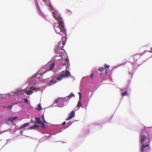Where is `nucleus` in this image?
I'll use <instances>...</instances> for the list:
<instances>
[{
	"label": "nucleus",
	"mask_w": 152,
	"mask_h": 152,
	"mask_svg": "<svg viewBox=\"0 0 152 152\" xmlns=\"http://www.w3.org/2000/svg\"><path fill=\"white\" fill-rule=\"evenodd\" d=\"M143 128L142 129L140 133L139 140L140 142L141 146L140 152H147L150 150L151 148L149 145V142L148 143H145L144 142L146 140L147 137L145 135L142 134L146 131V128L148 130L149 128H146L143 126Z\"/></svg>",
	"instance_id": "1"
},
{
	"label": "nucleus",
	"mask_w": 152,
	"mask_h": 152,
	"mask_svg": "<svg viewBox=\"0 0 152 152\" xmlns=\"http://www.w3.org/2000/svg\"><path fill=\"white\" fill-rule=\"evenodd\" d=\"M141 55L139 54H136L134 56V57L132 56L130 57V60L134 59V61L132 64L133 69L132 70L129 69V72L130 75H132L131 78L132 77L134 73L137 69V68L140 66L145 61H144L142 63H140V61L141 60L140 59Z\"/></svg>",
	"instance_id": "2"
},
{
	"label": "nucleus",
	"mask_w": 152,
	"mask_h": 152,
	"mask_svg": "<svg viewBox=\"0 0 152 152\" xmlns=\"http://www.w3.org/2000/svg\"><path fill=\"white\" fill-rule=\"evenodd\" d=\"M56 18L58 19V24L59 27H56V28L54 27V29L56 32L57 34H60V31L62 33V34H60L62 36V37L61 38L62 39H63V37L65 38L66 37L67 35L64 25V22L62 20H61L59 19V17H58Z\"/></svg>",
	"instance_id": "3"
},
{
	"label": "nucleus",
	"mask_w": 152,
	"mask_h": 152,
	"mask_svg": "<svg viewBox=\"0 0 152 152\" xmlns=\"http://www.w3.org/2000/svg\"><path fill=\"white\" fill-rule=\"evenodd\" d=\"M110 66L105 64V83L110 84L112 82L111 74L113 70L110 69Z\"/></svg>",
	"instance_id": "4"
},
{
	"label": "nucleus",
	"mask_w": 152,
	"mask_h": 152,
	"mask_svg": "<svg viewBox=\"0 0 152 152\" xmlns=\"http://www.w3.org/2000/svg\"><path fill=\"white\" fill-rule=\"evenodd\" d=\"M69 66H67L66 67V71H63L61 73L59 77L57 78V80L59 81L61 80L62 78L63 77H67L69 76H71V74L69 70Z\"/></svg>",
	"instance_id": "5"
},
{
	"label": "nucleus",
	"mask_w": 152,
	"mask_h": 152,
	"mask_svg": "<svg viewBox=\"0 0 152 152\" xmlns=\"http://www.w3.org/2000/svg\"><path fill=\"white\" fill-rule=\"evenodd\" d=\"M146 128H148L146 127ZM148 129L147 130V129L146 128V131L145 133H146L147 135V139L148 140L149 142L152 139V132L150 130V129L152 127H148Z\"/></svg>",
	"instance_id": "6"
},
{
	"label": "nucleus",
	"mask_w": 152,
	"mask_h": 152,
	"mask_svg": "<svg viewBox=\"0 0 152 152\" xmlns=\"http://www.w3.org/2000/svg\"><path fill=\"white\" fill-rule=\"evenodd\" d=\"M29 88H30V90H28L25 92L26 94L28 95H29L32 94L33 92V91L38 89L36 87H35L34 86H32L30 87H27L26 88V89H28Z\"/></svg>",
	"instance_id": "7"
},
{
	"label": "nucleus",
	"mask_w": 152,
	"mask_h": 152,
	"mask_svg": "<svg viewBox=\"0 0 152 152\" xmlns=\"http://www.w3.org/2000/svg\"><path fill=\"white\" fill-rule=\"evenodd\" d=\"M65 44V43L64 42L61 41L59 42L57 46V48L59 50L62 49Z\"/></svg>",
	"instance_id": "8"
},
{
	"label": "nucleus",
	"mask_w": 152,
	"mask_h": 152,
	"mask_svg": "<svg viewBox=\"0 0 152 152\" xmlns=\"http://www.w3.org/2000/svg\"><path fill=\"white\" fill-rule=\"evenodd\" d=\"M75 113L74 110H72L69 114L68 118L66 119V121H68L71 119L72 118L75 116Z\"/></svg>",
	"instance_id": "9"
},
{
	"label": "nucleus",
	"mask_w": 152,
	"mask_h": 152,
	"mask_svg": "<svg viewBox=\"0 0 152 152\" xmlns=\"http://www.w3.org/2000/svg\"><path fill=\"white\" fill-rule=\"evenodd\" d=\"M121 91V96H124L126 95L127 94V91H124V89L122 88H120Z\"/></svg>",
	"instance_id": "10"
},
{
	"label": "nucleus",
	"mask_w": 152,
	"mask_h": 152,
	"mask_svg": "<svg viewBox=\"0 0 152 152\" xmlns=\"http://www.w3.org/2000/svg\"><path fill=\"white\" fill-rule=\"evenodd\" d=\"M30 123L29 122L24 124L23 125H21L20 127V129H23L29 126Z\"/></svg>",
	"instance_id": "11"
},
{
	"label": "nucleus",
	"mask_w": 152,
	"mask_h": 152,
	"mask_svg": "<svg viewBox=\"0 0 152 152\" xmlns=\"http://www.w3.org/2000/svg\"><path fill=\"white\" fill-rule=\"evenodd\" d=\"M37 8L38 9V14L39 15H40L41 16L43 17H45V16L44 15V14H43L42 12L41 11L38 5V3H37Z\"/></svg>",
	"instance_id": "12"
},
{
	"label": "nucleus",
	"mask_w": 152,
	"mask_h": 152,
	"mask_svg": "<svg viewBox=\"0 0 152 152\" xmlns=\"http://www.w3.org/2000/svg\"><path fill=\"white\" fill-rule=\"evenodd\" d=\"M42 1L46 5L49 6L50 7L51 6L50 0H42Z\"/></svg>",
	"instance_id": "13"
},
{
	"label": "nucleus",
	"mask_w": 152,
	"mask_h": 152,
	"mask_svg": "<svg viewBox=\"0 0 152 152\" xmlns=\"http://www.w3.org/2000/svg\"><path fill=\"white\" fill-rule=\"evenodd\" d=\"M36 122H35V124H41V121L40 120V119L39 118H35Z\"/></svg>",
	"instance_id": "14"
},
{
	"label": "nucleus",
	"mask_w": 152,
	"mask_h": 152,
	"mask_svg": "<svg viewBox=\"0 0 152 152\" xmlns=\"http://www.w3.org/2000/svg\"><path fill=\"white\" fill-rule=\"evenodd\" d=\"M39 127V125H38L35 124L30 127L29 128L30 129H37Z\"/></svg>",
	"instance_id": "15"
},
{
	"label": "nucleus",
	"mask_w": 152,
	"mask_h": 152,
	"mask_svg": "<svg viewBox=\"0 0 152 152\" xmlns=\"http://www.w3.org/2000/svg\"><path fill=\"white\" fill-rule=\"evenodd\" d=\"M55 66V63L53 62L50 64V68L48 69V71L51 70Z\"/></svg>",
	"instance_id": "16"
},
{
	"label": "nucleus",
	"mask_w": 152,
	"mask_h": 152,
	"mask_svg": "<svg viewBox=\"0 0 152 152\" xmlns=\"http://www.w3.org/2000/svg\"><path fill=\"white\" fill-rule=\"evenodd\" d=\"M80 100H79L77 104V107H78V109L77 110H78L80 107H81L82 106V104Z\"/></svg>",
	"instance_id": "17"
},
{
	"label": "nucleus",
	"mask_w": 152,
	"mask_h": 152,
	"mask_svg": "<svg viewBox=\"0 0 152 152\" xmlns=\"http://www.w3.org/2000/svg\"><path fill=\"white\" fill-rule=\"evenodd\" d=\"M62 99V98H58V99H56L54 102L55 103H56L58 102H59L60 103H62L63 102Z\"/></svg>",
	"instance_id": "18"
},
{
	"label": "nucleus",
	"mask_w": 152,
	"mask_h": 152,
	"mask_svg": "<svg viewBox=\"0 0 152 152\" xmlns=\"http://www.w3.org/2000/svg\"><path fill=\"white\" fill-rule=\"evenodd\" d=\"M57 82V80L53 81V80H51L49 83V86H51Z\"/></svg>",
	"instance_id": "19"
},
{
	"label": "nucleus",
	"mask_w": 152,
	"mask_h": 152,
	"mask_svg": "<svg viewBox=\"0 0 152 152\" xmlns=\"http://www.w3.org/2000/svg\"><path fill=\"white\" fill-rule=\"evenodd\" d=\"M37 108H35L37 110H41V109H42V108H41V105L40 104H38V105H37Z\"/></svg>",
	"instance_id": "20"
},
{
	"label": "nucleus",
	"mask_w": 152,
	"mask_h": 152,
	"mask_svg": "<svg viewBox=\"0 0 152 152\" xmlns=\"http://www.w3.org/2000/svg\"><path fill=\"white\" fill-rule=\"evenodd\" d=\"M122 65V64H119V65H117L115 66L113 68V69H112V70H113L115 69V68H118V67H119V66H121V65Z\"/></svg>",
	"instance_id": "21"
},
{
	"label": "nucleus",
	"mask_w": 152,
	"mask_h": 152,
	"mask_svg": "<svg viewBox=\"0 0 152 152\" xmlns=\"http://www.w3.org/2000/svg\"><path fill=\"white\" fill-rule=\"evenodd\" d=\"M129 74V76L130 77V79L128 80V85H130V83L131 82V79H132V77L131 78L132 75H130Z\"/></svg>",
	"instance_id": "22"
},
{
	"label": "nucleus",
	"mask_w": 152,
	"mask_h": 152,
	"mask_svg": "<svg viewBox=\"0 0 152 152\" xmlns=\"http://www.w3.org/2000/svg\"><path fill=\"white\" fill-rule=\"evenodd\" d=\"M104 69V68L103 67H101L99 68V71L100 72H103Z\"/></svg>",
	"instance_id": "23"
},
{
	"label": "nucleus",
	"mask_w": 152,
	"mask_h": 152,
	"mask_svg": "<svg viewBox=\"0 0 152 152\" xmlns=\"http://www.w3.org/2000/svg\"><path fill=\"white\" fill-rule=\"evenodd\" d=\"M75 97V96L72 93H71L70 94L69 96H68L67 97V98H69L70 97Z\"/></svg>",
	"instance_id": "24"
},
{
	"label": "nucleus",
	"mask_w": 152,
	"mask_h": 152,
	"mask_svg": "<svg viewBox=\"0 0 152 152\" xmlns=\"http://www.w3.org/2000/svg\"><path fill=\"white\" fill-rule=\"evenodd\" d=\"M54 18L56 19L57 20H58V19L57 18H58V17H59L60 18V19H59L61 20H62L61 17L60 16H57V15H55V16H54Z\"/></svg>",
	"instance_id": "25"
},
{
	"label": "nucleus",
	"mask_w": 152,
	"mask_h": 152,
	"mask_svg": "<svg viewBox=\"0 0 152 152\" xmlns=\"http://www.w3.org/2000/svg\"><path fill=\"white\" fill-rule=\"evenodd\" d=\"M8 121H10L11 122H12L13 121H12V117H10L9 118H8Z\"/></svg>",
	"instance_id": "26"
},
{
	"label": "nucleus",
	"mask_w": 152,
	"mask_h": 152,
	"mask_svg": "<svg viewBox=\"0 0 152 152\" xmlns=\"http://www.w3.org/2000/svg\"><path fill=\"white\" fill-rule=\"evenodd\" d=\"M41 127L42 128H45V124H44V123H42L41 122Z\"/></svg>",
	"instance_id": "27"
},
{
	"label": "nucleus",
	"mask_w": 152,
	"mask_h": 152,
	"mask_svg": "<svg viewBox=\"0 0 152 152\" xmlns=\"http://www.w3.org/2000/svg\"><path fill=\"white\" fill-rule=\"evenodd\" d=\"M24 102L26 103H28V99H24Z\"/></svg>",
	"instance_id": "28"
},
{
	"label": "nucleus",
	"mask_w": 152,
	"mask_h": 152,
	"mask_svg": "<svg viewBox=\"0 0 152 152\" xmlns=\"http://www.w3.org/2000/svg\"><path fill=\"white\" fill-rule=\"evenodd\" d=\"M18 118V117L17 116H15L14 117H12V121H14V120L17 119Z\"/></svg>",
	"instance_id": "29"
},
{
	"label": "nucleus",
	"mask_w": 152,
	"mask_h": 152,
	"mask_svg": "<svg viewBox=\"0 0 152 152\" xmlns=\"http://www.w3.org/2000/svg\"><path fill=\"white\" fill-rule=\"evenodd\" d=\"M78 94L79 95V100H81V93L80 92H78Z\"/></svg>",
	"instance_id": "30"
},
{
	"label": "nucleus",
	"mask_w": 152,
	"mask_h": 152,
	"mask_svg": "<svg viewBox=\"0 0 152 152\" xmlns=\"http://www.w3.org/2000/svg\"><path fill=\"white\" fill-rule=\"evenodd\" d=\"M12 105H10V106H7V108H10V110H11L12 108Z\"/></svg>",
	"instance_id": "31"
},
{
	"label": "nucleus",
	"mask_w": 152,
	"mask_h": 152,
	"mask_svg": "<svg viewBox=\"0 0 152 152\" xmlns=\"http://www.w3.org/2000/svg\"><path fill=\"white\" fill-rule=\"evenodd\" d=\"M93 75H94V73H92L90 77H91V79H93Z\"/></svg>",
	"instance_id": "32"
},
{
	"label": "nucleus",
	"mask_w": 152,
	"mask_h": 152,
	"mask_svg": "<svg viewBox=\"0 0 152 152\" xmlns=\"http://www.w3.org/2000/svg\"><path fill=\"white\" fill-rule=\"evenodd\" d=\"M42 121H43V120H45L44 117V115H43L42 116Z\"/></svg>",
	"instance_id": "33"
},
{
	"label": "nucleus",
	"mask_w": 152,
	"mask_h": 152,
	"mask_svg": "<svg viewBox=\"0 0 152 152\" xmlns=\"http://www.w3.org/2000/svg\"><path fill=\"white\" fill-rule=\"evenodd\" d=\"M42 121H43V122L42 123H44V124L47 123V122L45 121V120H43Z\"/></svg>",
	"instance_id": "34"
},
{
	"label": "nucleus",
	"mask_w": 152,
	"mask_h": 152,
	"mask_svg": "<svg viewBox=\"0 0 152 152\" xmlns=\"http://www.w3.org/2000/svg\"><path fill=\"white\" fill-rule=\"evenodd\" d=\"M66 122L65 121V122H64L63 123H62V125L63 126H64L65 124H66Z\"/></svg>",
	"instance_id": "35"
},
{
	"label": "nucleus",
	"mask_w": 152,
	"mask_h": 152,
	"mask_svg": "<svg viewBox=\"0 0 152 152\" xmlns=\"http://www.w3.org/2000/svg\"><path fill=\"white\" fill-rule=\"evenodd\" d=\"M33 120H32V119H31L30 120V122H31V123H33Z\"/></svg>",
	"instance_id": "36"
},
{
	"label": "nucleus",
	"mask_w": 152,
	"mask_h": 152,
	"mask_svg": "<svg viewBox=\"0 0 152 152\" xmlns=\"http://www.w3.org/2000/svg\"><path fill=\"white\" fill-rule=\"evenodd\" d=\"M36 77H38V75H36Z\"/></svg>",
	"instance_id": "37"
},
{
	"label": "nucleus",
	"mask_w": 152,
	"mask_h": 152,
	"mask_svg": "<svg viewBox=\"0 0 152 152\" xmlns=\"http://www.w3.org/2000/svg\"><path fill=\"white\" fill-rule=\"evenodd\" d=\"M66 61H67L68 63V60L67 59H66Z\"/></svg>",
	"instance_id": "38"
},
{
	"label": "nucleus",
	"mask_w": 152,
	"mask_h": 152,
	"mask_svg": "<svg viewBox=\"0 0 152 152\" xmlns=\"http://www.w3.org/2000/svg\"><path fill=\"white\" fill-rule=\"evenodd\" d=\"M40 76H42V73H40Z\"/></svg>",
	"instance_id": "39"
},
{
	"label": "nucleus",
	"mask_w": 152,
	"mask_h": 152,
	"mask_svg": "<svg viewBox=\"0 0 152 152\" xmlns=\"http://www.w3.org/2000/svg\"><path fill=\"white\" fill-rule=\"evenodd\" d=\"M123 99V97H122L121 99V101H120V102Z\"/></svg>",
	"instance_id": "40"
},
{
	"label": "nucleus",
	"mask_w": 152,
	"mask_h": 152,
	"mask_svg": "<svg viewBox=\"0 0 152 152\" xmlns=\"http://www.w3.org/2000/svg\"><path fill=\"white\" fill-rule=\"evenodd\" d=\"M18 103V102L16 103H14V104H17V103Z\"/></svg>",
	"instance_id": "41"
},
{
	"label": "nucleus",
	"mask_w": 152,
	"mask_h": 152,
	"mask_svg": "<svg viewBox=\"0 0 152 152\" xmlns=\"http://www.w3.org/2000/svg\"><path fill=\"white\" fill-rule=\"evenodd\" d=\"M146 51H147V50H145V52H146Z\"/></svg>",
	"instance_id": "42"
},
{
	"label": "nucleus",
	"mask_w": 152,
	"mask_h": 152,
	"mask_svg": "<svg viewBox=\"0 0 152 152\" xmlns=\"http://www.w3.org/2000/svg\"><path fill=\"white\" fill-rule=\"evenodd\" d=\"M45 72H44V73H43V74H44V73H45Z\"/></svg>",
	"instance_id": "43"
}]
</instances>
